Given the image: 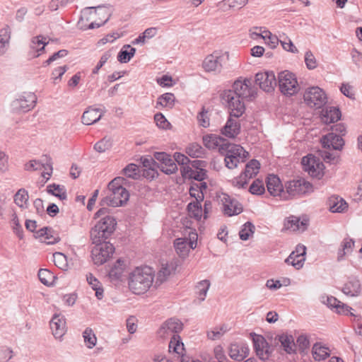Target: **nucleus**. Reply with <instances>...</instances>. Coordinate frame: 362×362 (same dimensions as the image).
<instances>
[{
	"label": "nucleus",
	"instance_id": "f257e3e1",
	"mask_svg": "<svg viewBox=\"0 0 362 362\" xmlns=\"http://www.w3.org/2000/svg\"><path fill=\"white\" fill-rule=\"evenodd\" d=\"M204 146L209 149H216L225 156L226 166L233 169L239 163H244L248 152L241 146L230 144L220 136L211 134L203 137Z\"/></svg>",
	"mask_w": 362,
	"mask_h": 362
},
{
	"label": "nucleus",
	"instance_id": "f03ea898",
	"mask_svg": "<svg viewBox=\"0 0 362 362\" xmlns=\"http://www.w3.org/2000/svg\"><path fill=\"white\" fill-rule=\"evenodd\" d=\"M249 79L240 77L233 84L232 90H225L221 99L226 103L231 115L240 117L245 110L244 99L249 95Z\"/></svg>",
	"mask_w": 362,
	"mask_h": 362
},
{
	"label": "nucleus",
	"instance_id": "7ed1b4c3",
	"mask_svg": "<svg viewBox=\"0 0 362 362\" xmlns=\"http://www.w3.org/2000/svg\"><path fill=\"white\" fill-rule=\"evenodd\" d=\"M107 209L102 208L95 214V218H100L90 232V240L93 244L98 245L109 238L115 230L116 219L107 214Z\"/></svg>",
	"mask_w": 362,
	"mask_h": 362
},
{
	"label": "nucleus",
	"instance_id": "20e7f679",
	"mask_svg": "<svg viewBox=\"0 0 362 362\" xmlns=\"http://www.w3.org/2000/svg\"><path fill=\"white\" fill-rule=\"evenodd\" d=\"M153 276L151 267H137L130 274L129 288L135 294H143L152 286Z\"/></svg>",
	"mask_w": 362,
	"mask_h": 362
},
{
	"label": "nucleus",
	"instance_id": "39448f33",
	"mask_svg": "<svg viewBox=\"0 0 362 362\" xmlns=\"http://www.w3.org/2000/svg\"><path fill=\"white\" fill-rule=\"evenodd\" d=\"M124 182V178L117 177L109 182V194L106 197L108 205L116 207L123 205L129 200V192L123 187Z\"/></svg>",
	"mask_w": 362,
	"mask_h": 362
},
{
	"label": "nucleus",
	"instance_id": "423d86ee",
	"mask_svg": "<svg viewBox=\"0 0 362 362\" xmlns=\"http://www.w3.org/2000/svg\"><path fill=\"white\" fill-rule=\"evenodd\" d=\"M278 83L280 91L286 95H293L299 90L295 74L287 70L279 74Z\"/></svg>",
	"mask_w": 362,
	"mask_h": 362
},
{
	"label": "nucleus",
	"instance_id": "0eeeda50",
	"mask_svg": "<svg viewBox=\"0 0 362 362\" xmlns=\"http://www.w3.org/2000/svg\"><path fill=\"white\" fill-rule=\"evenodd\" d=\"M286 194L288 197H299L313 192L312 184L304 179L293 180L286 184Z\"/></svg>",
	"mask_w": 362,
	"mask_h": 362
},
{
	"label": "nucleus",
	"instance_id": "6e6552de",
	"mask_svg": "<svg viewBox=\"0 0 362 362\" xmlns=\"http://www.w3.org/2000/svg\"><path fill=\"white\" fill-rule=\"evenodd\" d=\"M36 102L37 97L34 93H25L12 101L11 111L14 113L27 112L35 106Z\"/></svg>",
	"mask_w": 362,
	"mask_h": 362
},
{
	"label": "nucleus",
	"instance_id": "1a4fd4ad",
	"mask_svg": "<svg viewBox=\"0 0 362 362\" xmlns=\"http://www.w3.org/2000/svg\"><path fill=\"white\" fill-rule=\"evenodd\" d=\"M225 57L228 59V52L223 53L221 51L216 50L205 57L202 62V67L206 72L219 73L222 69V62Z\"/></svg>",
	"mask_w": 362,
	"mask_h": 362
},
{
	"label": "nucleus",
	"instance_id": "9d476101",
	"mask_svg": "<svg viewBox=\"0 0 362 362\" xmlns=\"http://www.w3.org/2000/svg\"><path fill=\"white\" fill-rule=\"evenodd\" d=\"M115 247L109 242H102L92 250V259L95 264L102 265L113 255Z\"/></svg>",
	"mask_w": 362,
	"mask_h": 362
},
{
	"label": "nucleus",
	"instance_id": "9b49d317",
	"mask_svg": "<svg viewBox=\"0 0 362 362\" xmlns=\"http://www.w3.org/2000/svg\"><path fill=\"white\" fill-rule=\"evenodd\" d=\"M303 98L308 105L315 108H320L327 103L325 93L317 86L308 88L304 93Z\"/></svg>",
	"mask_w": 362,
	"mask_h": 362
},
{
	"label": "nucleus",
	"instance_id": "f8f14e48",
	"mask_svg": "<svg viewBox=\"0 0 362 362\" xmlns=\"http://www.w3.org/2000/svg\"><path fill=\"white\" fill-rule=\"evenodd\" d=\"M303 168L313 177L320 179L324 175V165L315 156L308 155L302 158Z\"/></svg>",
	"mask_w": 362,
	"mask_h": 362
},
{
	"label": "nucleus",
	"instance_id": "ddd939ff",
	"mask_svg": "<svg viewBox=\"0 0 362 362\" xmlns=\"http://www.w3.org/2000/svg\"><path fill=\"white\" fill-rule=\"evenodd\" d=\"M153 158L158 162L156 163V167L160 168L164 173L170 175L177 170V166L174 161V158H172L170 155L167 153L156 152L153 154Z\"/></svg>",
	"mask_w": 362,
	"mask_h": 362
},
{
	"label": "nucleus",
	"instance_id": "4468645a",
	"mask_svg": "<svg viewBox=\"0 0 362 362\" xmlns=\"http://www.w3.org/2000/svg\"><path fill=\"white\" fill-rule=\"evenodd\" d=\"M98 9H102V6H98L95 7H86L83 10H82L81 16L78 22V26L81 30H86L88 29H94L96 28H99L107 21L108 18H106V20H105L101 23L91 22L88 25L83 24L84 21H88L89 20L93 18V16L97 14Z\"/></svg>",
	"mask_w": 362,
	"mask_h": 362
},
{
	"label": "nucleus",
	"instance_id": "2eb2a0df",
	"mask_svg": "<svg viewBox=\"0 0 362 362\" xmlns=\"http://www.w3.org/2000/svg\"><path fill=\"white\" fill-rule=\"evenodd\" d=\"M253 343L254 349L257 356L262 361H266L269 358L271 354L270 346L262 335L250 333Z\"/></svg>",
	"mask_w": 362,
	"mask_h": 362
},
{
	"label": "nucleus",
	"instance_id": "dca6fc26",
	"mask_svg": "<svg viewBox=\"0 0 362 362\" xmlns=\"http://www.w3.org/2000/svg\"><path fill=\"white\" fill-rule=\"evenodd\" d=\"M182 328L183 325L179 320L170 318L162 325L158 334L161 338L172 337L174 334H178Z\"/></svg>",
	"mask_w": 362,
	"mask_h": 362
},
{
	"label": "nucleus",
	"instance_id": "f3484780",
	"mask_svg": "<svg viewBox=\"0 0 362 362\" xmlns=\"http://www.w3.org/2000/svg\"><path fill=\"white\" fill-rule=\"evenodd\" d=\"M255 83L264 91L272 92L276 86V79L273 71H265L255 75Z\"/></svg>",
	"mask_w": 362,
	"mask_h": 362
},
{
	"label": "nucleus",
	"instance_id": "a211bd4d",
	"mask_svg": "<svg viewBox=\"0 0 362 362\" xmlns=\"http://www.w3.org/2000/svg\"><path fill=\"white\" fill-rule=\"evenodd\" d=\"M306 247L303 245L298 244L296 250L293 251L286 259L285 262L291 264L296 269L303 267L305 261Z\"/></svg>",
	"mask_w": 362,
	"mask_h": 362
},
{
	"label": "nucleus",
	"instance_id": "6ab92c4d",
	"mask_svg": "<svg viewBox=\"0 0 362 362\" xmlns=\"http://www.w3.org/2000/svg\"><path fill=\"white\" fill-rule=\"evenodd\" d=\"M267 187L269 193L274 197H279L281 199H287L283 185L279 177L275 175H269L267 180Z\"/></svg>",
	"mask_w": 362,
	"mask_h": 362
},
{
	"label": "nucleus",
	"instance_id": "aec40b11",
	"mask_svg": "<svg viewBox=\"0 0 362 362\" xmlns=\"http://www.w3.org/2000/svg\"><path fill=\"white\" fill-rule=\"evenodd\" d=\"M220 200L223 204V211L224 214L232 216L240 214L243 211V207L237 201L232 199L226 194H222L220 196Z\"/></svg>",
	"mask_w": 362,
	"mask_h": 362
},
{
	"label": "nucleus",
	"instance_id": "412c9836",
	"mask_svg": "<svg viewBox=\"0 0 362 362\" xmlns=\"http://www.w3.org/2000/svg\"><path fill=\"white\" fill-rule=\"evenodd\" d=\"M321 143L325 148L341 150L344 146V141L341 136L334 132H330L324 135L321 139Z\"/></svg>",
	"mask_w": 362,
	"mask_h": 362
},
{
	"label": "nucleus",
	"instance_id": "4be33fe9",
	"mask_svg": "<svg viewBox=\"0 0 362 362\" xmlns=\"http://www.w3.org/2000/svg\"><path fill=\"white\" fill-rule=\"evenodd\" d=\"M43 161H45V163H42L36 160H32L25 164V168L26 170H38L42 168H44L45 170H49V172L44 173L42 174V176L48 180L52 173V163L51 158L47 156L45 157Z\"/></svg>",
	"mask_w": 362,
	"mask_h": 362
},
{
	"label": "nucleus",
	"instance_id": "5701e85b",
	"mask_svg": "<svg viewBox=\"0 0 362 362\" xmlns=\"http://www.w3.org/2000/svg\"><path fill=\"white\" fill-rule=\"evenodd\" d=\"M230 111V117L228 119L226 124L221 129V134L228 138H235L239 134L240 132V124L238 122L235 116L231 115V110Z\"/></svg>",
	"mask_w": 362,
	"mask_h": 362
},
{
	"label": "nucleus",
	"instance_id": "b1692460",
	"mask_svg": "<svg viewBox=\"0 0 362 362\" xmlns=\"http://www.w3.org/2000/svg\"><path fill=\"white\" fill-rule=\"evenodd\" d=\"M50 328L56 339H61L66 332V320L61 315H54L50 321Z\"/></svg>",
	"mask_w": 362,
	"mask_h": 362
},
{
	"label": "nucleus",
	"instance_id": "393cba45",
	"mask_svg": "<svg viewBox=\"0 0 362 362\" xmlns=\"http://www.w3.org/2000/svg\"><path fill=\"white\" fill-rule=\"evenodd\" d=\"M46 37L42 35H38L33 37L31 39L30 45V52L28 56L30 59L38 57L45 49V47L47 45V42L45 41Z\"/></svg>",
	"mask_w": 362,
	"mask_h": 362
},
{
	"label": "nucleus",
	"instance_id": "a878e982",
	"mask_svg": "<svg viewBox=\"0 0 362 362\" xmlns=\"http://www.w3.org/2000/svg\"><path fill=\"white\" fill-rule=\"evenodd\" d=\"M361 290L360 281L357 276H351L348 277L347 281L344 284L341 291L346 295L351 297L358 296Z\"/></svg>",
	"mask_w": 362,
	"mask_h": 362
},
{
	"label": "nucleus",
	"instance_id": "bb28decb",
	"mask_svg": "<svg viewBox=\"0 0 362 362\" xmlns=\"http://www.w3.org/2000/svg\"><path fill=\"white\" fill-rule=\"evenodd\" d=\"M34 236L35 238H40L47 245L54 244L60 240L59 235L49 227H44L36 230Z\"/></svg>",
	"mask_w": 362,
	"mask_h": 362
},
{
	"label": "nucleus",
	"instance_id": "cd10ccee",
	"mask_svg": "<svg viewBox=\"0 0 362 362\" xmlns=\"http://www.w3.org/2000/svg\"><path fill=\"white\" fill-rule=\"evenodd\" d=\"M322 302L326 304L329 308L335 309L336 312L339 314L344 315H353L350 313L351 308L347 305L341 303L334 296L322 297Z\"/></svg>",
	"mask_w": 362,
	"mask_h": 362
},
{
	"label": "nucleus",
	"instance_id": "c85d7f7f",
	"mask_svg": "<svg viewBox=\"0 0 362 362\" xmlns=\"http://www.w3.org/2000/svg\"><path fill=\"white\" fill-rule=\"evenodd\" d=\"M308 226V219L300 220L299 217L291 216L284 221V228L292 231H305Z\"/></svg>",
	"mask_w": 362,
	"mask_h": 362
},
{
	"label": "nucleus",
	"instance_id": "c756f323",
	"mask_svg": "<svg viewBox=\"0 0 362 362\" xmlns=\"http://www.w3.org/2000/svg\"><path fill=\"white\" fill-rule=\"evenodd\" d=\"M197 243L188 240L187 238H177L174 242V246L177 253L182 257L187 255L189 249L196 247Z\"/></svg>",
	"mask_w": 362,
	"mask_h": 362
},
{
	"label": "nucleus",
	"instance_id": "7c9ffc66",
	"mask_svg": "<svg viewBox=\"0 0 362 362\" xmlns=\"http://www.w3.org/2000/svg\"><path fill=\"white\" fill-rule=\"evenodd\" d=\"M329 209L332 213H343L347 208L346 201L339 196H331L327 202Z\"/></svg>",
	"mask_w": 362,
	"mask_h": 362
},
{
	"label": "nucleus",
	"instance_id": "2f4dec72",
	"mask_svg": "<svg viewBox=\"0 0 362 362\" xmlns=\"http://www.w3.org/2000/svg\"><path fill=\"white\" fill-rule=\"evenodd\" d=\"M341 111L336 107H328L322 110L321 119L326 124L334 123L340 119Z\"/></svg>",
	"mask_w": 362,
	"mask_h": 362
},
{
	"label": "nucleus",
	"instance_id": "473e14b6",
	"mask_svg": "<svg viewBox=\"0 0 362 362\" xmlns=\"http://www.w3.org/2000/svg\"><path fill=\"white\" fill-rule=\"evenodd\" d=\"M103 115L100 109L89 107L82 115V122L86 125L93 124L100 120Z\"/></svg>",
	"mask_w": 362,
	"mask_h": 362
},
{
	"label": "nucleus",
	"instance_id": "72a5a7b5",
	"mask_svg": "<svg viewBox=\"0 0 362 362\" xmlns=\"http://www.w3.org/2000/svg\"><path fill=\"white\" fill-rule=\"evenodd\" d=\"M11 39V30L8 26L0 30V57L8 50Z\"/></svg>",
	"mask_w": 362,
	"mask_h": 362
},
{
	"label": "nucleus",
	"instance_id": "f704fd0d",
	"mask_svg": "<svg viewBox=\"0 0 362 362\" xmlns=\"http://www.w3.org/2000/svg\"><path fill=\"white\" fill-rule=\"evenodd\" d=\"M279 341L286 353L292 354L296 351V344L293 336L283 334L279 336Z\"/></svg>",
	"mask_w": 362,
	"mask_h": 362
},
{
	"label": "nucleus",
	"instance_id": "c9c22d12",
	"mask_svg": "<svg viewBox=\"0 0 362 362\" xmlns=\"http://www.w3.org/2000/svg\"><path fill=\"white\" fill-rule=\"evenodd\" d=\"M175 95L173 93H164L158 98L156 107L158 108L161 106L163 107L172 108L175 103Z\"/></svg>",
	"mask_w": 362,
	"mask_h": 362
},
{
	"label": "nucleus",
	"instance_id": "e433bc0d",
	"mask_svg": "<svg viewBox=\"0 0 362 362\" xmlns=\"http://www.w3.org/2000/svg\"><path fill=\"white\" fill-rule=\"evenodd\" d=\"M354 246V241L351 238H345L341 244V248H340L337 253V260L341 261L344 257L350 253L352 251V248Z\"/></svg>",
	"mask_w": 362,
	"mask_h": 362
},
{
	"label": "nucleus",
	"instance_id": "4c0bfd02",
	"mask_svg": "<svg viewBox=\"0 0 362 362\" xmlns=\"http://www.w3.org/2000/svg\"><path fill=\"white\" fill-rule=\"evenodd\" d=\"M313 358L315 361H322L329 356V349L321 346L318 343H315L312 350Z\"/></svg>",
	"mask_w": 362,
	"mask_h": 362
},
{
	"label": "nucleus",
	"instance_id": "58836bf2",
	"mask_svg": "<svg viewBox=\"0 0 362 362\" xmlns=\"http://www.w3.org/2000/svg\"><path fill=\"white\" fill-rule=\"evenodd\" d=\"M173 267L168 264H162L160 270L158 271L156 280V285L161 284L167 280L168 276L171 274Z\"/></svg>",
	"mask_w": 362,
	"mask_h": 362
},
{
	"label": "nucleus",
	"instance_id": "ea45409f",
	"mask_svg": "<svg viewBox=\"0 0 362 362\" xmlns=\"http://www.w3.org/2000/svg\"><path fill=\"white\" fill-rule=\"evenodd\" d=\"M169 351L176 353L178 355H182L184 351V344L181 341L180 337L178 334H174L171 337L169 343Z\"/></svg>",
	"mask_w": 362,
	"mask_h": 362
},
{
	"label": "nucleus",
	"instance_id": "a19ab883",
	"mask_svg": "<svg viewBox=\"0 0 362 362\" xmlns=\"http://www.w3.org/2000/svg\"><path fill=\"white\" fill-rule=\"evenodd\" d=\"M47 192L57 197H59L61 200H64L67 198L66 189L64 186L52 184L47 187Z\"/></svg>",
	"mask_w": 362,
	"mask_h": 362
},
{
	"label": "nucleus",
	"instance_id": "79ce46f5",
	"mask_svg": "<svg viewBox=\"0 0 362 362\" xmlns=\"http://www.w3.org/2000/svg\"><path fill=\"white\" fill-rule=\"evenodd\" d=\"M28 193L25 189H20L14 195V202L21 208L26 209L28 202Z\"/></svg>",
	"mask_w": 362,
	"mask_h": 362
},
{
	"label": "nucleus",
	"instance_id": "37998d69",
	"mask_svg": "<svg viewBox=\"0 0 362 362\" xmlns=\"http://www.w3.org/2000/svg\"><path fill=\"white\" fill-rule=\"evenodd\" d=\"M87 281L92 288L95 291L97 298L99 300L102 299L103 298V289L100 281L92 274L87 275Z\"/></svg>",
	"mask_w": 362,
	"mask_h": 362
},
{
	"label": "nucleus",
	"instance_id": "c03bdc74",
	"mask_svg": "<svg viewBox=\"0 0 362 362\" xmlns=\"http://www.w3.org/2000/svg\"><path fill=\"white\" fill-rule=\"evenodd\" d=\"M228 328L227 325H222L220 327H216L211 330L207 332V337L211 340H218L221 339L227 332Z\"/></svg>",
	"mask_w": 362,
	"mask_h": 362
},
{
	"label": "nucleus",
	"instance_id": "a18cd8bd",
	"mask_svg": "<svg viewBox=\"0 0 362 362\" xmlns=\"http://www.w3.org/2000/svg\"><path fill=\"white\" fill-rule=\"evenodd\" d=\"M210 285V281L207 279L202 280L197 283L196 286V293L201 301L205 300Z\"/></svg>",
	"mask_w": 362,
	"mask_h": 362
},
{
	"label": "nucleus",
	"instance_id": "49530a36",
	"mask_svg": "<svg viewBox=\"0 0 362 362\" xmlns=\"http://www.w3.org/2000/svg\"><path fill=\"white\" fill-rule=\"evenodd\" d=\"M83 337L84 342L88 349H92L96 345L97 337L91 328H86L83 332Z\"/></svg>",
	"mask_w": 362,
	"mask_h": 362
},
{
	"label": "nucleus",
	"instance_id": "de8ad7c7",
	"mask_svg": "<svg viewBox=\"0 0 362 362\" xmlns=\"http://www.w3.org/2000/svg\"><path fill=\"white\" fill-rule=\"evenodd\" d=\"M53 262L54 264L62 270L66 271L69 269L67 257L62 252H54L53 254Z\"/></svg>",
	"mask_w": 362,
	"mask_h": 362
},
{
	"label": "nucleus",
	"instance_id": "09e8293b",
	"mask_svg": "<svg viewBox=\"0 0 362 362\" xmlns=\"http://www.w3.org/2000/svg\"><path fill=\"white\" fill-rule=\"evenodd\" d=\"M187 210L191 216L194 217L197 220H200L203 216L201 202H190L187 205Z\"/></svg>",
	"mask_w": 362,
	"mask_h": 362
},
{
	"label": "nucleus",
	"instance_id": "8fccbe9b",
	"mask_svg": "<svg viewBox=\"0 0 362 362\" xmlns=\"http://www.w3.org/2000/svg\"><path fill=\"white\" fill-rule=\"evenodd\" d=\"M247 173H249V162L245 164L244 172L233 180V184L238 188H246L247 185Z\"/></svg>",
	"mask_w": 362,
	"mask_h": 362
},
{
	"label": "nucleus",
	"instance_id": "3c124183",
	"mask_svg": "<svg viewBox=\"0 0 362 362\" xmlns=\"http://www.w3.org/2000/svg\"><path fill=\"white\" fill-rule=\"evenodd\" d=\"M38 277L40 281L45 285L49 286L52 284L54 280L53 274L45 269H40L38 272Z\"/></svg>",
	"mask_w": 362,
	"mask_h": 362
},
{
	"label": "nucleus",
	"instance_id": "603ef678",
	"mask_svg": "<svg viewBox=\"0 0 362 362\" xmlns=\"http://www.w3.org/2000/svg\"><path fill=\"white\" fill-rule=\"evenodd\" d=\"M186 153L192 158H199L204 153V149L199 144L193 143L187 147Z\"/></svg>",
	"mask_w": 362,
	"mask_h": 362
},
{
	"label": "nucleus",
	"instance_id": "864d4df0",
	"mask_svg": "<svg viewBox=\"0 0 362 362\" xmlns=\"http://www.w3.org/2000/svg\"><path fill=\"white\" fill-rule=\"evenodd\" d=\"M112 142L110 138L104 137L94 145V149L98 153H104L112 147Z\"/></svg>",
	"mask_w": 362,
	"mask_h": 362
},
{
	"label": "nucleus",
	"instance_id": "5fc2aeb1",
	"mask_svg": "<svg viewBox=\"0 0 362 362\" xmlns=\"http://www.w3.org/2000/svg\"><path fill=\"white\" fill-rule=\"evenodd\" d=\"M173 158L176 164L181 165V167L190 163L193 167H195L196 164L199 162V160L191 161L186 156L177 152L175 153Z\"/></svg>",
	"mask_w": 362,
	"mask_h": 362
},
{
	"label": "nucleus",
	"instance_id": "6e6d98bb",
	"mask_svg": "<svg viewBox=\"0 0 362 362\" xmlns=\"http://www.w3.org/2000/svg\"><path fill=\"white\" fill-rule=\"evenodd\" d=\"M123 171L127 177H130L134 180L139 177V170L136 164L130 163L127 165L124 168Z\"/></svg>",
	"mask_w": 362,
	"mask_h": 362
},
{
	"label": "nucleus",
	"instance_id": "4d7b16f0",
	"mask_svg": "<svg viewBox=\"0 0 362 362\" xmlns=\"http://www.w3.org/2000/svg\"><path fill=\"white\" fill-rule=\"evenodd\" d=\"M250 194L261 195L264 193L265 188L262 180L259 179L255 180L250 185Z\"/></svg>",
	"mask_w": 362,
	"mask_h": 362
},
{
	"label": "nucleus",
	"instance_id": "13d9d810",
	"mask_svg": "<svg viewBox=\"0 0 362 362\" xmlns=\"http://www.w3.org/2000/svg\"><path fill=\"white\" fill-rule=\"evenodd\" d=\"M265 30H268L265 27H253L252 29H250V39L254 40L262 39L264 40Z\"/></svg>",
	"mask_w": 362,
	"mask_h": 362
},
{
	"label": "nucleus",
	"instance_id": "bf43d9fd",
	"mask_svg": "<svg viewBox=\"0 0 362 362\" xmlns=\"http://www.w3.org/2000/svg\"><path fill=\"white\" fill-rule=\"evenodd\" d=\"M265 43L268 45L272 49H274L279 45L280 40L278 37L273 35L269 30L264 31Z\"/></svg>",
	"mask_w": 362,
	"mask_h": 362
},
{
	"label": "nucleus",
	"instance_id": "052dcab7",
	"mask_svg": "<svg viewBox=\"0 0 362 362\" xmlns=\"http://www.w3.org/2000/svg\"><path fill=\"white\" fill-rule=\"evenodd\" d=\"M154 120H155L156 125L159 128L166 129L170 126V122L166 119L165 116L160 112L156 113L154 115Z\"/></svg>",
	"mask_w": 362,
	"mask_h": 362
},
{
	"label": "nucleus",
	"instance_id": "680f3d73",
	"mask_svg": "<svg viewBox=\"0 0 362 362\" xmlns=\"http://www.w3.org/2000/svg\"><path fill=\"white\" fill-rule=\"evenodd\" d=\"M296 344L301 353L305 352L310 346L309 339L304 334H301L297 338Z\"/></svg>",
	"mask_w": 362,
	"mask_h": 362
},
{
	"label": "nucleus",
	"instance_id": "e2e57ef3",
	"mask_svg": "<svg viewBox=\"0 0 362 362\" xmlns=\"http://www.w3.org/2000/svg\"><path fill=\"white\" fill-rule=\"evenodd\" d=\"M13 223V230L14 233L20 238L23 239V230L21 225L19 223L18 218L16 214L13 215L12 218Z\"/></svg>",
	"mask_w": 362,
	"mask_h": 362
},
{
	"label": "nucleus",
	"instance_id": "0e129e2a",
	"mask_svg": "<svg viewBox=\"0 0 362 362\" xmlns=\"http://www.w3.org/2000/svg\"><path fill=\"white\" fill-rule=\"evenodd\" d=\"M124 267V261L118 259L117 261V265H115V267L111 269L110 276H115L116 279H119L123 272Z\"/></svg>",
	"mask_w": 362,
	"mask_h": 362
},
{
	"label": "nucleus",
	"instance_id": "69168bd1",
	"mask_svg": "<svg viewBox=\"0 0 362 362\" xmlns=\"http://www.w3.org/2000/svg\"><path fill=\"white\" fill-rule=\"evenodd\" d=\"M305 63L308 69H314L317 67V61L311 51H307L305 54Z\"/></svg>",
	"mask_w": 362,
	"mask_h": 362
},
{
	"label": "nucleus",
	"instance_id": "338daca9",
	"mask_svg": "<svg viewBox=\"0 0 362 362\" xmlns=\"http://www.w3.org/2000/svg\"><path fill=\"white\" fill-rule=\"evenodd\" d=\"M229 356L235 361H241L244 358L243 354L240 352L238 346L236 344H231L230 346Z\"/></svg>",
	"mask_w": 362,
	"mask_h": 362
},
{
	"label": "nucleus",
	"instance_id": "774afa93",
	"mask_svg": "<svg viewBox=\"0 0 362 362\" xmlns=\"http://www.w3.org/2000/svg\"><path fill=\"white\" fill-rule=\"evenodd\" d=\"M197 120L199 124L203 127H208L209 126V118L207 116V111L205 110L204 107L197 115Z\"/></svg>",
	"mask_w": 362,
	"mask_h": 362
}]
</instances>
